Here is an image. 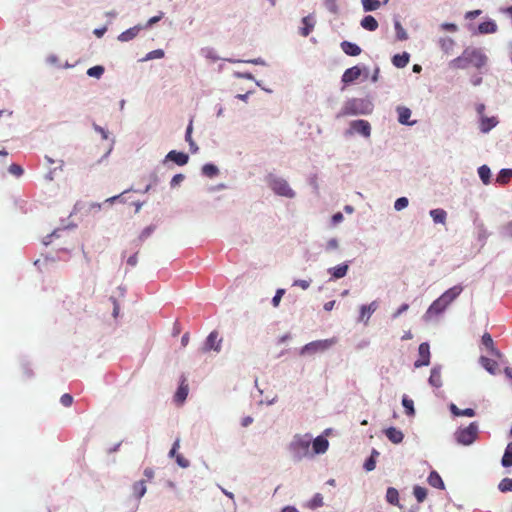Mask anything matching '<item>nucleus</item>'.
I'll return each instance as SVG.
<instances>
[{
    "mask_svg": "<svg viewBox=\"0 0 512 512\" xmlns=\"http://www.w3.org/2000/svg\"><path fill=\"white\" fill-rule=\"evenodd\" d=\"M462 291L463 287L461 285H455L445 291L429 306L424 316L425 319L430 320L434 316L444 312L446 308L462 293Z\"/></svg>",
    "mask_w": 512,
    "mask_h": 512,
    "instance_id": "1",
    "label": "nucleus"
},
{
    "mask_svg": "<svg viewBox=\"0 0 512 512\" xmlns=\"http://www.w3.org/2000/svg\"><path fill=\"white\" fill-rule=\"evenodd\" d=\"M312 437L309 434L295 435L289 445L290 451L298 460L309 454Z\"/></svg>",
    "mask_w": 512,
    "mask_h": 512,
    "instance_id": "2",
    "label": "nucleus"
},
{
    "mask_svg": "<svg viewBox=\"0 0 512 512\" xmlns=\"http://www.w3.org/2000/svg\"><path fill=\"white\" fill-rule=\"evenodd\" d=\"M267 182L269 187L277 195L284 196L287 198H293L295 196V192L290 188L288 182L285 179L270 174L267 177Z\"/></svg>",
    "mask_w": 512,
    "mask_h": 512,
    "instance_id": "3",
    "label": "nucleus"
},
{
    "mask_svg": "<svg viewBox=\"0 0 512 512\" xmlns=\"http://www.w3.org/2000/svg\"><path fill=\"white\" fill-rule=\"evenodd\" d=\"M478 435V425L476 422L470 423L465 428H460L455 432L456 441L461 445L472 444Z\"/></svg>",
    "mask_w": 512,
    "mask_h": 512,
    "instance_id": "4",
    "label": "nucleus"
},
{
    "mask_svg": "<svg viewBox=\"0 0 512 512\" xmlns=\"http://www.w3.org/2000/svg\"><path fill=\"white\" fill-rule=\"evenodd\" d=\"M336 343H337V338H335V337L330 338V339L312 341V342L306 344L301 349L300 353H301V355L315 354L317 352H322V351L329 349Z\"/></svg>",
    "mask_w": 512,
    "mask_h": 512,
    "instance_id": "5",
    "label": "nucleus"
},
{
    "mask_svg": "<svg viewBox=\"0 0 512 512\" xmlns=\"http://www.w3.org/2000/svg\"><path fill=\"white\" fill-rule=\"evenodd\" d=\"M360 105L361 100L359 99H351L347 101L338 114V117L362 114L363 111L360 109Z\"/></svg>",
    "mask_w": 512,
    "mask_h": 512,
    "instance_id": "6",
    "label": "nucleus"
},
{
    "mask_svg": "<svg viewBox=\"0 0 512 512\" xmlns=\"http://www.w3.org/2000/svg\"><path fill=\"white\" fill-rule=\"evenodd\" d=\"M348 133H358L364 137H369L371 133L370 123L366 120H354L350 123V130Z\"/></svg>",
    "mask_w": 512,
    "mask_h": 512,
    "instance_id": "7",
    "label": "nucleus"
},
{
    "mask_svg": "<svg viewBox=\"0 0 512 512\" xmlns=\"http://www.w3.org/2000/svg\"><path fill=\"white\" fill-rule=\"evenodd\" d=\"M218 336L219 335H218L217 331H212L208 335V337L202 347V351L205 353L209 352L211 350H213L215 352H219L221 350L222 339H219Z\"/></svg>",
    "mask_w": 512,
    "mask_h": 512,
    "instance_id": "8",
    "label": "nucleus"
},
{
    "mask_svg": "<svg viewBox=\"0 0 512 512\" xmlns=\"http://www.w3.org/2000/svg\"><path fill=\"white\" fill-rule=\"evenodd\" d=\"M419 359L415 361L414 366L419 368L422 366H427L430 363V347L429 344L423 342L419 345L418 348Z\"/></svg>",
    "mask_w": 512,
    "mask_h": 512,
    "instance_id": "9",
    "label": "nucleus"
},
{
    "mask_svg": "<svg viewBox=\"0 0 512 512\" xmlns=\"http://www.w3.org/2000/svg\"><path fill=\"white\" fill-rule=\"evenodd\" d=\"M316 20L313 15H308L302 18V27L300 28V34L303 37H307L314 29Z\"/></svg>",
    "mask_w": 512,
    "mask_h": 512,
    "instance_id": "10",
    "label": "nucleus"
},
{
    "mask_svg": "<svg viewBox=\"0 0 512 512\" xmlns=\"http://www.w3.org/2000/svg\"><path fill=\"white\" fill-rule=\"evenodd\" d=\"M166 159L175 162L179 166H183L188 163L189 156L184 152L172 150L166 155Z\"/></svg>",
    "mask_w": 512,
    "mask_h": 512,
    "instance_id": "11",
    "label": "nucleus"
},
{
    "mask_svg": "<svg viewBox=\"0 0 512 512\" xmlns=\"http://www.w3.org/2000/svg\"><path fill=\"white\" fill-rule=\"evenodd\" d=\"M397 113H398V121L399 123L403 125H409L412 126L416 123V121H409L411 117V110L405 106H398L397 107Z\"/></svg>",
    "mask_w": 512,
    "mask_h": 512,
    "instance_id": "12",
    "label": "nucleus"
},
{
    "mask_svg": "<svg viewBox=\"0 0 512 512\" xmlns=\"http://www.w3.org/2000/svg\"><path fill=\"white\" fill-rule=\"evenodd\" d=\"M464 59L469 60V61L475 60L477 66L483 65L486 60L485 56L479 50H476V49H473L470 51L465 50Z\"/></svg>",
    "mask_w": 512,
    "mask_h": 512,
    "instance_id": "13",
    "label": "nucleus"
},
{
    "mask_svg": "<svg viewBox=\"0 0 512 512\" xmlns=\"http://www.w3.org/2000/svg\"><path fill=\"white\" fill-rule=\"evenodd\" d=\"M361 75V69L357 66L347 69L342 75V82L345 84L357 80Z\"/></svg>",
    "mask_w": 512,
    "mask_h": 512,
    "instance_id": "14",
    "label": "nucleus"
},
{
    "mask_svg": "<svg viewBox=\"0 0 512 512\" xmlns=\"http://www.w3.org/2000/svg\"><path fill=\"white\" fill-rule=\"evenodd\" d=\"M188 396V384L185 377H182L181 383L175 393V401L178 403H183Z\"/></svg>",
    "mask_w": 512,
    "mask_h": 512,
    "instance_id": "15",
    "label": "nucleus"
},
{
    "mask_svg": "<svg viewBox=\"0 0 512 512\" xmlns=\"http://www.w3.org/2000/svg\"><path fill=\"white\" fill-rule=\"evenodd\" d=\"M386 437L394 444H399L403 441L404 435L402 431L395 427H390L385 430Z\"/></svg>",
    "mask_w": 512,
    "mask_h": 512,
    "instance_id": "16",
    "label": "nucleus"
},
{
    "mask_svg": "<svg viewBox=\"0 0 512 512\" xmlns=\"http://www.w3.org/2000/svg\"><path fill=\"white\" fill-rule=\"evenodd\" d=\"M328 446H329V442L323 436H318L313 441V450H314V453H316V454H321V453L326 452V450L328 449Z\"/></svg>",
    "mask_w": 512,
    "mask_h": 512,
    "instance_id": "17",
    "label": "nucleus"
},
{
    "mask_svg": "<svg viewBox=\"0 0 512 512\" xmlns=\"http://www.w3.org/2000/svg\"><path fill=\"white\" fill-rule=\"evenodd\" d=\"M141 29H142L141 26H134L132 28H129L126 31L122 32L118 36V40L121 42H128V41L134 39L138 35V33L140 32Z\"/></svg>",
    "mask_w": 512,
    "mask_h": 512,
    "instance_id": "18",
    "label": "nucleus"
},
{
    "mask_svg": "<svg viewBox=\"0 0 512 512\" xmlns=\"http://www.w3.org/2000/svg\"><path fill=\"white\" fill-rule=\"evenodd\" d=\"M341 48L345 54L350 56H358L361 53V48L357 44L349 41H343Z\"/></svg>",
    "mask_w": 512,
    "mask_h": 512,
    "instance_id": "19",
    "label": "nucleus"
},
{
    "mask_svg": "<svg viewBox=\"0 0 512 512\" xmlns=\"http://www.w3.org/2000/svg\"><path fill=\"white\" fill-rule=\"evenodd\" d=\"M377 309V303L374 301L370 303L369 305H362L360 308V316L359 321L368 320L370 316L375 312Z\"/></svg>",
    "mask_w": 512,
    "mask_h": 512,
    "instance_id": "20",
    "label": "nucleus"
},
{
    "mask_svg": "<svg viewBox=\"0 0 512 512\" xmlns=\"http://www.w3.org/2000/svg\"><path fill=\"white\" fill-rule=\"evenodd\" d=\"M498 123L496 117H484L481 118L480 129L482 132L487 133L494 128Z\"/></svg>",
    "mask_w": 512,
    "mask_h": 512,
    "instance_id": "21",
    "label": "nucleus"
},
{
    "mask_svg": "<svg viewBox=\"0 0 512 512\" xmlns=\"http://www.w3.org/2000/svg\"><path fill=\"white\" fill-rule=\"evenodd\" d=\"M410 56L407 52L396 54L392 58V63L397 68H404L409 63Z\"/></svg>",
    "mask_w": 512,
    "mask_h": 512,
    "instance_id": "22",
    "label": "nucleus"
},
{
    "mask_svg": "<svg viewBox=\"0 0 512 512\" xmlns=\"http://www.w3.org/2000/svg\"><path fill=\"white\" fill-rule=\"evenodd\" d=\"M361 26L365 30L375 31L378 28V22L372 15H367L361 20Z\"/></svg>",
    "mask_w": 512,
    "mask_h": 512,
    "instance_id": "23",
    "label": "nucleus"
},
{
    "mask_svg": "<svg viewBox=\"0 0 512 512\" xmlns=\"http://www.w3.org/2000/svg\"><path fill=\"white\" fill-rule=\"evenodd\" d=\"M430 216L435 223L445 224L447 219V212L444 209L437 208L430 211Z\"/></svg>",
    "mask_w": 512,
    "mask_h": 512,
    "instance_id": "24",
    "label": "nucleus"
},
{
    "mask_svg": "<svg viewBox=\"0 0 512 512\" xmlns=\"http://www.w3.org/2000/svg\"><path fill=\"white\" fill-rule=\"evenodd\" d=\"M480 363L490 374H495L498 369V363L490 358L482 356Z\"/></svg>",
    "mask_w": 512,
    "mask_h": 512,
    "instance_id": "25",
    "label": "nucleus"
},
{
    "mask_svg": "<svg viewBox=\"0 0 512 512\" xmlns=\"http://www.w3.org/2000/svg\"><path fill=\"white\" fill-rule=\"evenodd\" d=\"M429 485L435 488L444 489V482L441 478V476L436 472L432 471L427 479Z\"/></svg>",
    "mask_w": 512,
    "mask_h": 512,
    "instance_id": "26",
    "label": "nucleus"
},
{
    "mask_svg": "<svg viewBox=\"0 0 512 512\" xmlns=\"http://www.w3.org/2000/svg\"><path fill=\"white\" fill-rule=\"evenodd\" d=\"M478 30L481 34L495 33L497 31V25L494 21H485L479 24Z\"/></svg>",
    "mask_w": 512,
    "mask_h": 512,
    "instance_id": "27",
    "label": "nucleus"
},
{
    "mask_svg": "<svg viewBox=\"0 0 512 512\" xmlns=\"http://www.w3.org/2000/svg\"><path fill=\"white\" fill-rule=\"evenodd\" d=\"M347 271H348L347 264L337 265V266L329 269V272L332 274V276L335 279L344 277L347 274Z\"/></svg>",
    "mask_w": 512,
    "mask_h": 512,
    "instance_id": "28",
    "label": "nucleus"
},
{
    "mask_svg": "<svg viewBox=\"0 0 512 512\" xmlns=\"http://www.w3.org/2000/svg\"><path fill=\"white\" fill-rule=\"evenodd\" d=\"M501 464L506 468L512 466V441L507 444Z\"/></svg>",
    "mask_w": 512,
    "mask_h": 512,
    "instance_id": "29",
    "label": "nucleus"
},
{
    "mask_svg": "<svg viewBox=\"0 0 512 512\" xmlns=\"http://www.w3.org/2000/svg\"><path fill=\"white\" fill-rule=\"evenodd\" d=\"M133 494L134 496H136L138 499H140L141 497L144 496V494L146 493V485H145V481L144 480H141V481H137L133 484Z\"/></svg>",
    "mask_w": 512,
    "mask_h": 512,
    "instance_id": "30",
    "label": "nucleus"
},
{
    "mask_svg": "<svg viewBox=\"0 0 512 512\" xmlns=\"http://www.w3.org/2000/svg\"><path fill=\"white\" fill-rule=\"evenodd\" d=\"M386 500L390 504L399 505V493H398L397 489H395L393 487H389L387 489V493H386Z\"/></svg>",
    "mask_w": 512,
    "mask_h": 512,
    "instance_id": "31",
    "label": "nucleus"
},
{
    "mask_svg": "<svg viewBox=\"0 0 512 512\" xmlns=\"http://www.w3.org/2000/svg\"><path fill=\"white\" fill-rule=\"evenodd\" d=\"M429 383L434 387H440L442 385L441 373L437 369H432L429 377Z\"/></svg>",
    "mask_w": 512,
    "mask_h": 512,
    "instance_id": "32",
    "label": "nucleus"
},
{
    "mask_svg": "<svg viewBox=\"0 0 512 512\" xmlns=\"http://www.w3.org/2000/svg\"><path fill=\"white\" fill-rule=\"evenodd\" d=\"M324 505L323 496L320 493H316L312 499L307 503V507L310 509H316Z\"/></svg>",
    "mask_w": 512,
    "mask_h": 512,
    "instance_id": "33",
    "label": "nucleus"
},
{
    "mask_svg": "<svg viewBox=\"0 0 512 512\" xmlns=\"http://www.w3.org/2000/svg\"><path fill=\"white\" fill-rule=\"evenodd\" d=\"M379 455V452L375 449H373L371 456L365 461L364 468L366 471H372L376 467V460L375 457Z\"/></svg>",
    "mask_w": 512,
    "mask_h": 512,
    "instance_id": "34",
    "label": "nucleus"
},
{
    "mask_svg": "<svg viewBox=\"0 0 512 512\" xmlns=\"http://www.w3.org/2000/svg\"><path fill=\"white\" fill-rule=\"evenodd\" d=\"M402 405L403 407L405 408V413L408 415V416H413L415 414V409H414V402L413 400L409 399L407 396H404L402 398Z\"/></svg>",
    "mask_w": 512,
    "mask_h": 512,
    "instance_id": "35",
    "label": "nucleus"
},
{
    "mask_svg": "<svg viewBox=\"0 0 512 512\" xmlns=\"http://www.w3.org/2000/svg\"><path fill=\"white\" fill-rule=\"evenodd\" d=\"M413 494L419 503H422L427 497V489L422 486H415Z\"/></svg>",
    "mask_w": 512,
    "mask_h": 512,
    "instance_id": "36",
    "label": "nucleus"
},
{
    "mask_svg": "<svg viewBox=\"0 0 512 512\" xmlns=\"http://www.w3.org/2000/svg\"><path fill=\"white\" fill-rule=\"evenodd\" d=\"M478 174L484 184H488L490 182L491 172L488 166L483 165L479 167Z\"/></svg>",
    "mask_w": 512,
    "mask_h": 512,
    "instance_id": "37",
    "label": "nucleus"
},
{
    "mask_svg": "<svg viewBox=\"0 0 512 512\" xmlns=\"http://www.w3.org/2000/svg\"><path fill=\"white\" fill-rule=\"evenodd\" d=\"M361 2L365 11H375L381 6L379 0H361Z\"/></svg>",
    "mask_w": 512,
    "mask_h": 512,
    "instance_id": "38",
    "label": "nucleus"
},
{
    "mask_svg": "<svg viewBox=\"0 0 512 512\" xmlns=\"http://www.w3.org/2000/svg\"><path fill=\"white\" fill-rule=\"evenodd\" d=\"M218 172V168L213 164H205L202 167V173L209 178H213L218 174Z\"/></svg>",
    "mask_w": 512,
    "mask_h": 512,
    "instance_id": "39",
    "label": "nucleus"
},
{
    "mask_svg": "<svg viewBox=\"0 0 512 512\" xmlns=\"http://www.w3.org/2000/svg\"><path fill=\"white\" fill-rule=\"evenodd\" d=\"M192 130H193V121L191 120L185 134V139L189 143L191 150L195 151L197 150V147L195 145V142L192 140Z\"/></svg>",
    "mask_w": 512,
    "mask_h": 512,
    "instance_id": "40",
    "label": "nucleus"
},
{
    "mask_svg": "<svg viewBox=\"0 0 512 512\" xmlns=\"http://www.w3.org/2000/svg\"><path fill=\"white\" fill-rule=\"evenodd\" d=\"M498 488L501 492H512V479L504 478L500 481Z\"/></svg>",
    "mask_w": 512,
    "mask_h": 512,
    "instance_id": "41",
    "label": "nucleus"
},
{
    "mask_svg": "<svg viewBox=\"0 0 512 512\" xmlns=\"http://www.w3.org/2000/svg\"><path fill=\"white\" fill-rule=\"evenodd\" d=\"M104 73V67L102 66H93L87 70V75L90 77L100 78Z\"/></svg>",
    "mask_w": 512,
    "mask_h": 512,
    "instance_id": "42",
    "label": "nucleus"
},
{
    "mask_svg": "<svg viewBox=\"0 0 512 512\" xmlns=\"http://www.w3.org/2000/svg\"><path fill=\"white\" fill-rule=\"evenodd\" d=\"M395 30H396V36H397L398 40L403 41L408 38V35H407L405 29L402 27V25L399 21L395 22Z\"/></svg>",
    "mask_w": 512,
    "mask_h": 512,
    "instance_id": "43",
    "label": "nucleus"
},
{
    "mask_svg": "<svg viewBox=\"0 0 512 512\" xmlns=\"http://www.w3.org/2000/svg\"><path fill=\"white\" fill-rule=\"evenodd\" d=\"M408 199L406 197H400L398 198L394 203V208L397 211H400L408 206Z\"/></svg>",
    "mask_w": 512,
    "mask_h": 512,
    "instance_id": "44",
    "label": "nucleus"
},
{
    "mask_svg": "<svg viewBox=\"0 0 512 512\" xmlns=\"http://www.w3.org/2000/svg\"><path fill=\"white\" fill-rule=\"evenodd\" d=\"M482 343L483 345H485L487 348H490L493 352L495 351L494 349V343H493V339L491 337V335L489 333H485L483 336H482Z\"/></svg>",
    "mask_w": 512,
    "mask_h": 512,
    "instance_id": "45",
    "label": "nucleus"
},
{
    "mask_svg": "<svg viewBox=\"0 0 512 512\" xmlns=\"http://www.w3.org/2000/svg\"><path fill=\"white\" fill-rule=\"evenodd\" d=\"M285 294V290L284 289H278L274 295V297L272 298V305L274 307H278L279 306V303L283 297V295Z\"/></svg>",
    "mask_w": 512,
    "mask_h": 512,
    "instance_id": "46",
    "label": "nucleus"
},
{
    "mask_svg": "<svg viewBox=\"0 0 512 512\" xmlns=\"http://www.w3.org/2000/svg\"><path fill=\"white\" fill-rule=\"evenodd\" d=\"M9 172L16 177H20L23 174V168L18 164H11L9 166Z\"/></svg>",
    "mask_w": 512,
    "mask_h": 512,
    "instance_id": "47",
    "label": "nucleus"
},
{
    "mask_svg": "<svg viewBox=\"0 0 512 512\" xmlns=\"http://www.w3.org/2000/svg\"><path fill=\"white\" fill-rule=\"evenodd\" d=\"M60 402L65 407H70L73 403V397L72 395L65 393L61 396Z\"/></svg>",
    "mask_w": 512,
    "mask_h": 512,
    "instance_id": "48",
    "label": "nucleus"
},
{
    "mask_svg": "<svg viewBox=\"0 0 512 512\" xmlns=\"http://www.w3.org/2000/svg\"><path fill=\"white\" fill-rule=\"evenodd\" d=\"M164 57V51L161 49L153 50L147 54L146 59H160Z\"/></svg>",
    "mask_w": 512,
    "mask_h": 512,
    "instance_id": "49",
    "label": "nucleus"
},
{
    "mask_svg": "<svg viewBox=\"0 0 512 512\" xmlns=\"http://www.w3.org/2000/svg\"><path fill=\"white\" fill-rule=\"evenodd\" d=\"M511 176H512V170L503 169V170H501L500 175L497 178V181L504 183L506 181V178H510Z\"/></svg>",
    "mask_w": 512,
    "mask_h": 512,
    "instance_id": "50",
    "label": "nucleus"
},
{
    "mask_svg": "<svg viewBox=\"0 0 512 512\" xmlns=\"http://www.w3.org/2000/svg\"><path fill=\"white\" fill-rule=\"evenodd\" d=\"M176 462L182 468H187L190 465L189 460H187L182 454L176 455Z\"/></svg>",
    "mask_w": 512,
    "mask_h": 512,
    "instance_id": "51",
    "label": "nucleus"
},
{
    "mask_svg": "<svg viewBox=\"0 0 512 512\" xmlns=\"http://www.w3.org/2000/svg\"><path fill=\"white\" fill-rule=\"evenodd\" d=\"M293 286H298V287L302 288L303 290H306L310 286V281L298 279V280L294 281Z\"/></svg>",
    "mask_w": 512,
    "mask_h": 512,
    "instance_id": "52",
    "label": "nucleus"
},
{
    "mask_svg": "<svg viewBox=\"0 0 512 512\" xmlns=\"http://www.w3.org/2000/svg\"><path fill=\"white\" fill-rule=\"evenodd\" d=\"M458 416L473 417L475 416V411L472 408L460 409Z\"/></svg>",
    "mask_w": 512,
    "mask_h": 512,
    "instance_id": "53",
    "label": "nucleus"
},
{
    "mask_svg": "<svg viewBox=\"0 0 512 512\" xmlns=\"http://www.w3.org/2000/svg\"><path fill=\"white\" fill-rule=\"evenodd\" d=\"M179 447H180V441H179V439H177V440L173 443V446H172V448H171V450H170V452H169V455H170L171 457H175V458H176V455L178 454V453H177V450L179 449Z\"/></svg>",
    "mask_w": 512,
    "mask_h": 512,
    "instance_id": "54",
    "label": "nucleus"
},
{
    "mask_svg": "<svg viewBox=\"0 0 512 512\" xmlns=\"http://www.w3.org/2000/svg\"><path fill=\"white\" fill-rule=\"evenodd\" d=\"M183 179H184V176L182 174H176L173 176L170 184L172 187H175L176 185L181 183L183 181Z\"/></svg>",
    "mask_w": 512,
    "mask_h": 512,
    "instance_id": "55",
    "label": "nucleus"
},
{
    "mask_svg": "<svg viewBox=\"0 0 512 512\" xmlns=\"http://www.w3.org/2000/svg\"><path fill=\"white\" fill-rule=\"evenodd\" d=\"M152 232H153L152 227L145 228L140 234V240L141 241L145 240L146 238H148L151 235Z\"/></svg>",
    "mask_w": 512,
    "mask_h": 512,
    "instance_id": "56",
    "label": "nucleus"
},
{
    "mask_svg": "<svg viewBox=\"0 0 512 512\" xmlns=\"http://www.w3.org/2000/svg\"><path fill=\"white\" fill-rule=\"evenodd\" d=\"M503 231L506 236L512 237V221L503 226Z\"/></svg>",
    "mask_w": 512,
    "mask_h": 512,
    "instance_id": "57",
    "label": "nucleus"
},
{
    "mask_svg": "<svg viewBox=\"0 0 512 512\" xmlns=\"http://www.w3.org/2000/svg\"><path fill=\"white\" fill-rule=\"evenodd\" d=\"M408 308H409V305H408V304H406V303L402 304V305L398 308V310L394 313L393 317H394V318L399 317L403 312H405L406 310H408Z\"/></svg>",
    "mask_w": 512,
    "mask_h": 512,
    "instance_id": "58",
    "label": "nucleus"
},
{
    "mask_svg": "<svg viewBox=\"0 0 512 512\" xmlns=\"http://www.w3.org/2000/svg\"><path fill=\"white\" fill-rule=\"evenodd\" d=\"M163 17V13H160L158 16H154L152 18H150L147 22V25L146 27H150L152 26L153 24L157 23L158 21H160V19Z\"/></svg>",
    "mask_w": 512,
    "mask_h": 512,
    "instance_id": "59",
    "label": "nucleus"
},
{
    "mask_svg": "<svg viewBox=\"0 0 512 512\" xmlns=\"http://www.w3.org/2000/svg\"><path fill=\"white\" fill-rule=\"evenodd\" d=\"M137 261H138V257H137V253L131 255L128 259H127V264L134 267L136 266L137 264Z\"/></svg>",
    "mask_w": 512,
    "mask_h": 512,
    "instance_id": "60",
    "label": "nucleus"
},
{
    "mask_svg": "<svg viewBox=\"0 0 512 512\" xmlns=\"http://www.w3.org/2000/svg\"><path fill=\"white\" fill-rule=\"evenodd\" d=\"M463 61H464V59H463V58L458 57V58L454 59L451 63H452V65H453L454 67L462 68V67H464V66L462 65V62H463Z\"/></svg>",
    "mask_w": 512,
    "mask_h": 512,
    "instance_id": "61",
    "label": "nucleus"
},
{
    "mask_svg": "<svg viewBox=\"0 0 512 512\" xmlns=\"http://www.w3.org/2000/svg\"><path fill=\"white\" fill-rule=\"evenodd\" d=\"M144 476L147 478V479H152L154 477V471L152 468H146L144 470Z\"/></svg>",
    "mask_w": 512,
    "mask_h": 512,
    "instance_id": "62",
    "label": "nucleus"
},
{
    "mask_svg": "<svg viewBox=\"0 0 512 512\" xmlns=\"http://www.w3.org/2000/svg\"><path fill=\"white\" fill-rule=\"evenodd\" d=\"M332 220H333L334 223L341 222L343 220L342 213L338 212V213L334 214L333 217H332Z\"/></svg>",
    "mask_w": 512,
    "mask_h": 512,
    "instance_id": "63",
    "label": "nucleus"
},
{
    "mask_svg": "<svg viewBox=\"0 0 512 512\" xmlns=\"http://www.w3.org/2000/svg\"><path fill=\"white\" fill-rule=\"evenodd\" d=\"M282 512H299V511L293 506H286L282 509Z\"/></svg>",
    "mask_w": 512,
    "mask_h": 512,
    "instance_id": "64",
    "label": "nucleus"
}]
</instances>
